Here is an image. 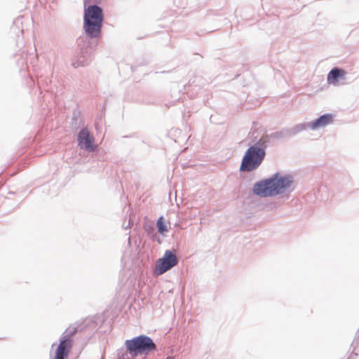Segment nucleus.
<instances>
[{
    "label": "nucleus",
    "mask_w": 359,
    "mask_h": 359,
    "mask_svg": "<svg viewBox=\"0 0 359 359\" xmlns=\"http://www.w3.org/2000/svg\"><path fill=\"white\" fill-rule=\"evenodd\" d=\"M294 177L290 175H281L277 172L269 178L257 182L252 188L256 196L273 197L285 192H292Z\"/></svg>",
    "instance_id": "f257e3e1"
},
{
    "label": "nucleus",
    "mask_w": 359,
    "mask_h": 359,
    "mask_svg": "<svg viewBox=\"0 0 359 359\" xmlns=\"http://www.w3.org/2000/svg\"><path fill=\"white\" fill-rule=\"evenodd\" d=\"M266 156L264 146H259V142H255L245 151L240 166L242 172H252L257 169L262 163Z\"/></svg>",
    "instance_id": "f03ea898"
},
{
    "label": "nucleus",
    "mask_w": 359,
    "mask_h": 359,
    "mask_svg": "<svg viewBox=\"0 0 359 359\" xmlns=\"http://www.w3.org/2000/svg\"><path fill=\"white\" fill-rule=\"evenodd\" d=\"M125 346L133 356L147 355L157 351V346L153 339L145 334H140L125 341Z\"/></svg>",
    "instance_id": "7ed1b4c3"
},
{
    "label": "nucleus",
    "mask_w": 359,
    "mask_h": 359,
    "mask_svg": "<svg viewBox=\"0 0 359 359\" xmlns=\"http://www.w3.org/2000/svg\"><path fill=\"white\" fill-rule=\"evenodd\" d=\"M179 259L170 250H165L163 257L158 259L156 263L155 273L157 276L162 275L177 265Z\"/></svg>",
    "instance_id": "20e7f679"
},
{
    "label": "nucleus",
    "mask_w": 359,
    "mask_h": 359,
    "mask_svg": "<svg viewBox=\"0 0 359 359\" xmlns=\"http://www.w3.org/2000/svg\"><path fill=\"white\" fill-rule=\"evenodd\" d=\"M78 146L88 152H93L97 150V145L94 144L95 138L90 134L87 128H83L78 133L76 136Z\"/></svg>",
    "instance_id": "39448f33"
},
{
    "label": "nucleus",
    "mask_w": 359,
    "mask_h": 359,
    "mask_svg": "<svg viewBox=\"0 0 359 359\" xmlns=\"http://www.w3.org/2000/svg\"><path fill=\"white\" fill-rule=\"evenodd\" d=\"M72 344V338L63 333L60 339V344L55 350L54 359H67Z\"/></svg>",
    "instance_id": "423d86ee"
},
{
    "label": "nucleus",
    "mask_w": 359,
    "mask_h": 359,
    "mask_svg": "<svg viewBox=\"0 0 359 359\" xmlns=\"http://www.w3.org/2000/svg\"><path fill=\"white\" fill-rule=\"evenodd\" d=\"M83 22H104L102 9L96 4L85 8Z\"/></svg>",
    "instance_id": "0eeeda50"
},
{
    "label": "nucleus",
    "mask_w": 359,
    "mask_h": 359,
    "mask_svg": "<svg viewBox=\"0 0 359 359\" xmlns=\"http://www.w3.org/2000/svg\"><path fill=\"white\" fill-rule=\"evenodd\" d=\"M304 130H305L304 126L302 123H298L292 128H284L280 130L272 133L270 136L277 140H283L293 137Z\"/></svg>",
    "instance_id": "6e6552de"
},
{
    "label": "nucleus",
    "mask_w": 359,
    "mask_h": 359,
    "mask_svg": "<svg viewBox=\"0 0 359 359\" xmlns=\"http://www.w3.org/2000/svg\"><path fill=\"white\" fill-rule=\"evenodd\" d=\"M333 120L334 115L331 113H326L311 122L303 123L302 125L304 126L305 130L309 128L312 130H316L332 123Z\"/></svg>",
    "instance_id": "1a4fd4ad"
},
{
    "label": "nucleus",
    "mask_w": 359,
    "mask_h": 359,
    "mask_svg": "<svg viewBox=\"0 0 359 359\" xmlns=\"http://www.w3.org/2000/svg\"><path fill=\"white\" fill-rule=\"evenodd\" d=\"M346 72L340 67H333L327 75V81L329 84L336 85L340 79H346Z\"/></svg>",
    "instance_id": "9d476101"
},
{
    "label": "nucleus",
    "mask_w": 359,
    "mask_h": 359,
    "mask_svg": "<svg viewBox=\"0 0 359 359\" xmlns=\"http://www.w3.org/2000/svg\"><path fill=\"white\" fill-rule=\"evenodd\" d=\"M104 24H83L86 35L91 39L100 37Z\"/></svg>",
    "instance_id": "9b49d317"
},
{
    "label": "nucleus",
    "mask_w": 359,
    "mask_h": 359,
    "mask_svg": "<svg viewBox=\"0 0 359 359\" xmlns=\"http://www.w3.org/2000/svg\"><path fill=\"white\" fill-rule=\"evenodd\" d=\"M89 48H86L83 51V49L81 50L79 53L78 60L76 61H73L72 65L74 68H77L79 66L84 67L89 64L90 61V53L89 52Z\"/></svg>",
    "instance_id": "f8f14e48"
},
{
    "label": "nucleus",
    "mask_w": 359,
    "mask_h": 359,
    "mask_svg": "<svg viewBox=\"0 0 359 359\" xmlns=\"http://www.w3.org/2000/svg\"><path fill=\"white\" fill-rule=\"evenodd\" d=\"M83 323L84 322H76L73 325L67 328L64 332V334H66L72 338L78 332H81L84 329L85 325Z\"/></svg>",
    "instance_id": "ddd939ff"
},
{
    "label": "nucleus",
    "mask_w": 359,
    "mask_h": 359,
    "mask_svg": "<svg viewBox=\"0 0 359 359\" xmlns=\"http://www.w3.org/2000/svg\"><path fill=\"white\" fill-rule=\"evenodd\" d=\"M143 228L147 236L151 239L156 241L158 243H161L160 238L157 237V233L153 224L145 223Z\"/></svg>",
    "instance_id": "4468645a"
},
{
    "label": "nucleus",
    "mask_w": 359,
    "mask_h": 359,
    "mask_svg": "<svg viewBox=\"0 0 359 359\" xmlns=\"http://www.w3.org/2000/svg\"><path fill=\"white\" fill-rule=\"evenodd\" d=\"M156 228L158 232L163 236H165L166 233L169 231L166 222L163 215L160 216L156 221Z\"/></svg>",
    "instance_id": "2eb2a0df"
},
{
    "label": "nucleus",
    "mask_w": 359,
    "mask_h": 359,
    "mask_svg": "<svg viewBox=\"0 0 359 359\" xmlns=\"http://www.w3.org/2000/svg\"><path fill=\"white\" fill-rule=\"evenodd\" d=\"M117 359H135L137 356L131 355L129 351L123 348L118 349L116 353Z\"/></svg>",
    "instance_id": "dca6fc26"
},
{
    "label": "nucleus",
    "mask_w": 359,
    "mask_h": 359,
    "mask_svg": "<svg viewBox=\"0 0 359 359\" xmlns=\"http://www.w3.org/2000/svg\"><path fill=\"white\" fill-rule=\"evenodd\" d=\"M79 111H74L73 112L72 118V128L73 130H77L79 129L80 126V119H79Z\"/></svg>",
    "instance_id": "f3484780"
},
{
    "label": "nucleus",
    "mask_w": 359,
    "mask_h": 359,
    "mask_svg": "<svg viewBox=\"0 0 359 359\" xmlns=\"http://www.w3.org/2000/svg\"><path fill=\"white\" fill-rule=\"evenodd\" d=\"M271 134H265L257 142H259V146L262 147V146H264L265 147V149H266L267 147V145L270 142V140L271 138H273V137H271L270 136Z\"/></svg>",
    "instance_id": "a211bd4d"
},
{
    "label": "nucleus",
    "mask_w": 359,
    "mask_h": 359,
    "mask_svg": "<svg viewBox=\"0 0 359 359\" xmlns=\"http://www.w3.org/2000/svg\"><path fill=\"white\" fill-rule=\"evenodd\" d=\"M22 18H24L23 15H19L15 20H14L13 22H16L17 21H19L20 19H22Z\"/></svg>",
    "instance_id": "6ab92c4d"
},
{
    "label": "nucleus",
    "mask_w": 359,
    "mask_h": 359,
    "mask_svg": "<svg viewBox=\"0 0 359 359\" xmlns=\"http://www.w3.org/2000/svg\"><path fill=\"white\" fill-rule=\"evenodd\" d=\"M165 359H174L173 356H168Z\"/></svg>",
    "instance_id": "aec40b11"
},
{
    "label": "nucleus",
    "mask_w": 359,
    "mask_h": 359,
    "mask_svg": "<svg viewBox=\"0 0 359 359\" xmlns=\"http://www.w3.org/2000/svg\"><path fill=\"white\" fill-rule=\"evenodd\" d=\"M11 29H19V27H17V26L13 25V26L11 27Z\"/></svg>",
    "instance_id": "412c9836"
},
{
    "label": "nucleus",
    "mask_w": 359,
    "mask_h": 359,
    "mask_svg": "<svg viewBox=\"0 0 359 359\" xmlns=\"http://www.w3.org/2000/svg\"><path fill=\"white\" fill-rule=\"evenodd\" d=\"M212 31H213V30H212V29H211V30H210V29H208V30H206V32H212Z\"/></svg>",
    "instance_id": "4be33fe9"
},
{
    "label": "nucleus",
    "mask_w": 359,
    "mask_h": 359,
    "mask_svg": "<svg viewBox=\"0 0 359 359\" xmlns=\"http://www.w3.org/2000/svg\"><path fill=\"white\" fill-rule=\"evenodd\" d=\"M133 135H130V137H133ZM123 137H129L128 135L124 136Z\"/></svg>",
    "instance_id": "5701e85b"
},
{
    "label": "nucleus",
    "mask_w": 359,
    "mask_h": 359,
    "mask_svg": "<svg viewBox=\"0 0 359 359\" xmlns=\"http://www.w3.org/2000/svg\"><path fill=\"white\" fill-rule=\"evenodd\" d=\"M20 33L22 34L23 33V29L22 28L21 30H20Z\"/></svg>",
    "instance_id": "b1692460"
},
{
    "label": "nucleus",
    "mask_w": 359,
    "mask_h": 359,
    "mask_svg": "<svg viewBox=\"0 0 359 359\" xmlns=\"http://www.w3.org/2000/svg\"><path fill=\"white\" fill-rule=\"evenodd\" d=\"M358 332H359V327H358V331H357V333H356V334H358Z\"/></svg>",
    "instance_id": "393cba45"
}]
</instances>
